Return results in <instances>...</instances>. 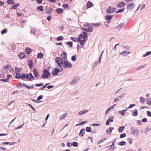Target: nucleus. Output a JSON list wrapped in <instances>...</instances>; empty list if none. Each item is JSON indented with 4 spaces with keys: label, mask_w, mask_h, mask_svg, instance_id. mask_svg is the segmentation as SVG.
<instances>
[{
    "label": "nucleus",
    "mask_w": 151,
    "mask_h": 151,
    "mask_svg": "<svg viewBox=\"0 0 151 151\" xmlns=\"http://www.w3.org/2000/svg\"><path fill=\"white\" fill-rule=\"evenodd\" d=\"M50 74V73L47 69H45L43 71V74L41 75V77L42 78L47 79Z\"/></svg>",
    "instance_id": "nucleus-1"
},
{
    "label": "nucleus",
    "mask_w": 151,
    "mask_h": 151,
    "mask_svg": "<svg viewBox=\"0 0 151 151\" xmlns=\"http://www.w3.org/2000/svg\"><path fill=\"white\" fill-rule=\"evenodd\" d=\"M55 62L57 63L56 65V67L59 68H62L61 65H62V63H63L62 60L61 59V58L59 57H57L55 59Z\"/></svg>",
    "instance_id": "nucleus-2"
},
{
    "label": "nucleus",
    "mask_w": 151,
    "mask_h": 151,
    "mask_svg": "<svg viewBox=\"0 0 151 151\" xmlns=\"http://www.w3.org/2000/svg\"><path fill=\"white\" fill-rule=\"evenodd\" d=\"M62 66L64 68H70L72 67V65L70 62H68L67 60L65 61L62 63Z\"/></svg>",
    "instance_id": "nucleus-3"
},
{
    "label": "nucleus",
    "mask_w": 151,
    "mask_h": 151,
    "mask_svg": "<svg viewBox=\"0 0 151 151\" xmlns=\"http://www.w3.org/2000/svg\"><path fill=\"white\" fill-rule=\"evenodd\" d=\"M57 68L55 69V70L52 72V74L54 75H57L58 73L62 71L63 70L62 68L56 67Z\"/></svg>",
    "instance_id": "nucleus-4"
},
{
    "label": "nucleus",
    "mask_w": 151,
    "mask_h": 151,
    "mask_svg": "<svg viewBox=\"0 0 151 151\" xmlns=\"http://www.w3.org/2000/svg\"><path fill=\"white\" fill-rule=\"evenodd\" d=\"M87 33L83 32L82 33L80 34L78 38L80 39V40L82 39H86V40H87Z\"/></svg>",
    "instance_id": "nucleus-5"
},
{
    "label": "nucleus",
    "mask_w": 151,
    "mask_h": 151,
    "mask_svg": "<svg viewBox=\"0 0 151 151\" xmlns=\"http://www.w3.org/2000/svg\"><path fill=\"white\" fill-rule=\"evenodd\" d=\"M115 11V8L113 6H110L109 8L106 11L107 14H110L111 13H114Z\"/></svg>",
    "instance_id": "nucleus-6"
},
{
    "label": "nucleus",
    "mask_w": 151,
    "mask_h": 151,
    "mask_svg": "<svg viewBox=\"0 0 151 151\" xmlns=\"http://www.w3.org/2000/svg\"><path fill=\"white\" fill-rule=\"evenodd\" d=\"M131 131L132 134L135 136H137L139 134V131L138 129L134 128H132Z\"/></svg>",
    "instance_id": "nucleus-7"
},
{
    "label": "nucleus",
    "mask_w": 151,
    "mask_h": 151,
    "mask_svg": "<svg viewBox=\"0 0 151 151\" xmlns=\"http://www.w3.org/2000/svg\"><path fill=\"white\" fill-rule=\"evenodd\" d=\"M61 56L62 57L61 59L63 62L65 61V60L66 61L67 60V55L66 52H62Z\"/></svg>",
    "instance_id": "nucleus-8"
},
{
    "label": "nucleus",
    "mask_w": 151,
    "mask_h": 151,
    "mask_svg": "<svg viewBox=\"0 0 151 151\" xmlns=\"http://www.w3.org/2000/svg\"><path fill=\"white\" fill-rule=\"evenodd\" d=\"M79 79L78 77H75L73 78L72 81L70 83V84L71 85H74L76 84Z\"/></svg>",
    "instance_id": "nucleus-9"
},
{
    "label": "nucleus",
    "mask_w": 151,
    "mask_h": 151,
    "mask_svg": "<svg viewBox=\"0 0 151 151\" xmlns=\"http://www.w3.org/2000/svg\"><path fill=\"white\" fill-rule=\"evenodd\" d=\"M86 39H84L83 40H79L78 42H80V45L82 48H84V44L86 43Z\"/></svg>",
    "instance_id": "nucleus-10"
},
{
    "label": "nucleus",
    "mask_w": 151,
    "mask_h": 151,
    "mask_svg": "<svg viewBox=\"0 0 151 151\" xmlns=\"http://www.w3.org/2000/svg\"><path fill=\"white\" fill-rule=\"evenodd\" d=\"M114 127H111L109 129H107L106 130V133L109 135H111V132L114 129Z\"/></svg>",
    "instance_id": "nucleus-11"
},
{
    "label": "nucleus",
    "mask_w": 151,
    "mask_h": 151,
    "mask_svg": "<svg viewBox=\"0 0 151 151\" xmlns=\"http://www.w3.org/2000/svg\"><path fill=\"white\" fill-rule=\"evenodd\" d=\"M135 6V4L133 3H130L127 6V9L130 11Z\"/></svg>",
    "instance_id": "nucleus-12"
},
{
    "label": "nucleus",
    "mask_w": 151,
    "mask_h": 151,
    "mask_svg": "<svg viewBox=\"0 0 151 151\" xmlns=\"http://www.w3.org/2000/svg\"><path fill=\"white\" fill-rule=\"evenodd\" d=\"M130 53V52L128 51L127 52L126 51H123L120 52L119 53V54L120 55L125 56L126 55H128Z\"/></svg>",
    "instance_id": "nucleus-13"
},
{
    "label": "nucleus",
    "mask_w": 151,
    "mask_h": 151,
    "mask_svg": "<svg viewBox=\"0 0 151 151\" xmlns=\"http://www.w3.org/2000/svg\"><path fill=\"white\" fill-rule=\"evenodd\" d=\"M116 105V104H115L108 108L107 110L105 111V115H106L108 113L109 111L111 110V109H113L114 108L115 106Z\"/></svg>",
    "instance_id": "nucleus-14"
},
{
    "label": "nucleus",
    "mask_w": 151,
    "mask_h": 151,
    "mask_svg": "<svg viewBox=\"0 0 151 151\" xmlns=\"http://www.w3.org/2000/svg\"><path fill=\"white\" fill-rule=\"evenodd\" d=\"M82 29L88 32H90L92 31L93 28L90 29L89 28L83 27Z\"/></svg>",
    "instance_id": "nucleus-15"
},
{
    "label": "nucleus",
    "mask_w": 151,
    "mask_h": 151,
    "mask_svg": "<svg viewBox=\"0 0 151 151\" xmlns=\"http://www.w3.org/2000/svg\"><path fill=\"white\" fill-rule=\"evenodd\" d=\"M33 62L32 60H29L28 61V65L30 68H32L33 67Z\"/></svg>",
    "instance_id": "nucleus-16"
},
{
    "label": "nucleus",
    "mask_w": 151,
    "mask_h": 151,
    "mask_svg": "<svg viewBox=\"0 0 151 151\" xmlns=\"http://www.w3.org/2000/svg\"><path fill=\"white\" fill-rule=\"evenodd\" d=\"M33 74L35 77H37L38 76V71L35 69L33 70Z\"/></svg>",
    "instance_id": "nucleus-17"
},
{
    "label": "nucleus",
    "mask_w": 151,
    "mask_h": 151,
    "mask_svg": "<svg viewBox=\"0 0 151 151\" xmlns=\"http://www.w3.org/2000/svg\"><path fill=\"white\" fill-rule=\"evenodd\" d=\"M125 5V4L124 2H121L118 4L117 5V7L118 8H122L124 7Z\"/></svg>",
    "instance_id": "nucleus-18"
},
{
    "label": "nucleus",
    "mask_w": 151,
    "mask_h": 151,
    "mask_svg": "<svg viewBox=\"0 0 151 151\" xmlns=\"http://www.w3.org/2000/svg\"><path fill=\"white\" fill-rule=\"evenodd\" d=\"M125 127L124 126L119 127L118 129V131L119 133H121L125 129Z\"/></svg>",
    "instance_id": "nucleus-19"
},
{
    "label": "nucleus",
    "mask_w": 151,
    "mask_h": 151,
    "mask_svg": "<svg viewBox=\"0 0 151 151\" xmlns=\"http://www.w3.org/2000/svg\"><path fill=\"white\" fill-rule=\"evenodd\" d=\"M138 114L137 110V109H135L133 111L132 115L134 116H137Z\"/></svg>",
    "instance_id": "nucleus-20"
},
{
    "label": "nucleus",
    "mask_w": 151,
    "mask_h": 151,
    "mask_svg": "<svg viewBox=\"0 0 151 151\" xmlns=\"http://www.w3.org/2000/svg\"><path fill=\"white\" fill-rule=\"evenodd\" d=\"M31 49L28 48H27L25 50V52L26 54H29L31 52Z\"/></svg>",
    "instance_id": "nucleus-21"
},
{
    "label": "nucleus",
    "mask_w": 151,
    "mask_h": 151,
    "mask_svg": "<svg viewBox=\"0 0 151 151\" xmlns=\"http://www.w3.org/2000/svg\"><path fill=\"white\" fill-rule=\"evenodd\" d=\"M124 23H121L120 24L117 26L116 28L118 29V30H119L122 28L123 26H124Z\"/></svg>",
    "instance_id": "nucleus-22"
},
{
    "label": "nucleus",
    "mask_w": 151,
    "mask_h": 151,
    "mask_svg": "<svg viewBox=\"0 0 151 151\" xmlns=\"http://www.w3.org/2000/svg\"><path fill=\"white\" fill-rule=\"evenodd\" d=\"M37 10L38 11H42L44 10L43 7L41 6H40L37 7Z\"/></svg>",
    "instance_id": "nucleus-23"
},
{
    "label": "nucleus",
    "mask_w": 151,
    "mask_h": 151,
    "mask_svg": "<svg viewBox=\"0 0 151 151\" xmlns=\"http://www.w3.org/2000/svg\"><path fill=\"white\" fill-rule=\"evenodd\" d=\"M19 56L20 58H25V55L24 53L22 52L19 54Z\"/></svg>",
    "instance_id": "nucleus-24"
},
{
    "label": "nucleus",
    "mask_w": 151,
    "mask_h": 151,
    "mask_svg": "<svg viewBox=\"0 0 151 151\" xmlns=\"http://www.w3.org/2000/svg\"><path fill=\"white\" fill-rule=\"evenodd\" d=\"M93 5L92 3L90 1H88L87 4V7L89 8L91 7Z\"/></svg>",
    "instance_id": "nucleus-25"
},
{
    "label": "nucleus",
    "mask_w": 151,
    "mask_h": 151,
    "mask_svg": "<svg viewBox=\"0 0 151 151\" xmlns=\"http://www.w3.org/2000/svg\"><path fill=\"white\" fill-rule=\"evenodd\" d=\"M113 17L112 15H107L105 16V18L107 20H110Z\"/></svg>",
    "instance_id": "nucleus-26"
},
{
    "label": "nucleus",
    "mask_w": 151,
    "mask_h": 151,
    "mask_svg": "<svg viewBox=\"0 0 151 151\" xmlns=\"http://www.w3.org/2000/svg\"><path fill=\"white\" fill-rule=\"evenodd\" d=\"M85 134V129H83L81 130L80 131L79 134L82 136H83Z\"/></svg>",
    "instance_id": "nucleus-27"
},
{
    "label": "nucleus",
    "mask_w": 151,
    "mask_h": 151,
    "mask_svg": "<svg viewBox=\"0 0 151 151\" xmlns=\"http://www.w3.org/2000/svg\"><path fill=\"white\" fill-rule=\"evenodd\" d=\"M19 3H17L16 4H14L13 6H12L11 8L12 9H16L17 7L19 6Z\"/></svg>",
    "instance_id": "nucleus-28"
},
{
    "label": "nucleus",
    "mask_w": 151,
    "mask_h": 151,
    "mask_svg": "<svg viewBox=\"0 0 151 151\" xmlns=\"http://www.w3.org/2000/svg\"><path fill=\"white\" fill-rule=\"evenodd\" d=\"M71 39L73 41H74L75 42H77L79 41L80 39H79L78 38H77L73 37H71Z\"/></svg>",
    "instance_id": "nucleus-29"
},
{
    "label": "nucleus",
    "mask_w": 151,
    "mask_h": 151,
    "mask_svg": "<svg viewBox=\"0 0 151 151\" xmlns=\"http://www.w3.org/2000/svg\"><path fill=\"white\" fill-rule=\"evenodd\" d=\"M67 114L66 113H64L63 115L60 116L59 117L60 119L61 120L64 118L67 115Z\"/></svg>",
    "instance_id": "nucleus-30"
},
{
    "label": "nucleus",
    "mask_w": 151,
    "mask_h": 151,
    "mask_svg": "<svg viewBox=\"0 0 151 151\" xmlns=\"http://www.w3.org/2000/svg\"><path fill=\"white\" fill-rule=\"evenodd\" d=\"M151 54V51H148L143 55V57H145Z\"/></svg>",
    "instance_id": "nucleus-31"
},
{
    "label": "nucleus",
    "mask_w": 151,
    "mask_h": 151,
    "mask_svg": "<svg viewBox=\"0 0 151 151\" xmlns=\"http://www.w3.org/2000/svg\"><path fill=\"white\" fill-rule=\"evenodd\" d=\"M57 13H61L63 12V9L61 8H58L56 10Z\"/></svg>",
    "instance_id": "nucleus-32"
},
{
    "label": "nucleus",
    "mask_w": 151,
    "mask_h": 151,
    "mask_svg": "<svg viewBox=\"0 0 151 151\" xmlns=\"http://www.w3.org/2000/svg\"><path fill=\"white\" fill-rule=\"evenodd\" d=\"M15 78L16 79H20L21 78V75L19 73H16Z\"/></svg>",
    "instance_id": "nucleus-33"
},
{
    "label": "nucleus",
    "mask_w": 151,
    "mask_h": 151,
    "mask_svg": "<svg viewBox=\"0 0 151 151\" xmlns=\"http://www.w3.org/2000/svg\"><path fill=\"white\" fill-rule=\"evenodd\" d=\"M43 55L41 53H39L37 56V58H43Z\"/></svg>",
    "instance_id": "nucleus-34"
},
{
    "label": "nucleus",
    "mask_w": 151,
    "mask_h": 151,
    "mask_svg": "<svg viewBox=\"0 0 151 151\" xmlns=\"http://www.w3.org/2000/svg\"><path fill=\"white\" fill-rule=\"evenodd\" d=\"M15 70L17 72H21L22 70L21 68L16 67Z\"/></svg>",
    "instance_id": "nucleus-35"
},
{
    "label": "nucleus",
    "mask_w": 151,
    "mask_h": 151,
    "mask_svg": "<svg viewBox=\"0 0 151 151\" xmlns=\"http://www.w3.org/2000/svg\"><path fill=\"white\" fill-rule=\"evenodd\" d=\"M126 110L127 109L125 110H123L122 111H119V113L122 116H124V113L126 111Z\"/></svg>",
    "instance_id": "nucleus-36"
},
{
    "label": "nucleus",
    "mask_w": 151,
    "mask_h": 151,
    "mask_svg": "<svg viewBox=\"0 0 151 151\" xmlns=\"http://www.w3.org/2000/svg\"><path fill=\"white\" fill-rule=\"evenodd\" d=\"M72 42H67L66 44L68 47H70L72 46Z\"/></svg>",
    "instance_id": "nucleus-37"
},
{
    "label": "nucleus",
    "mask_w": 151,
    "mask_h": 151,
    "mask_svg": "<svg viewBox=\"0 0 151 151\" xmlns=\"http://www.w3.org/2000/svg\"><path fill=\"white\" fill-rule=\"evenodd\" d=\"M23 85L26 88L28 89H31L33 88L34 87V85H32L31 86H29L24 83L23 84Z\"/></svg>",
    "instance_id": "nucleus-38"
},
{
    "label": "nucleus",
    "mask_w": 151,
    "mask_h": 151,
    "mask_svg": "<svg viewBox=\"0 0 151 151\" xmlns=\"http://www.w3.org/2000/svg\"><path fill=\"white\" fill-rule=\"evenodd\" d=\"M91 128L89 127H87L86 129V130L87 132H91Z\"/></svg>",
    "instance_id": "nucleus-39"
},
{
    "label": "nucleus",
    "mask_w": 151,
    "mask_h": 151,
    "mask_svg": "<svg viewBox=\"0 0 151 151\" xmlns=\"http://www.w3.org/2000/svg\"><path fill=\"white\" fill-rule=\"evenodd\" d=\"M88 111V110H87L86 111H81L79 112L78 113V114H79V115H83V114H84L86 113Z\"/></svg>",
    "instance_id": "nucleus-40"
},
{
    "label": "nucleus",
    "mask_w": 151,
    "mask_h": 151,
    "mask_svg": "<svg viewBox=\"0 0 151 151\" xmlns=\"http://www.w3.org/2000/svg\"><path fill=\"white\" fill-rule=\"evenodd\" d=\"M107 138H105L104 139H102L101 140L98 141L97 142V143L98 144H100L103 142H104V141H105Z\"/></svg>",
    "instance_id": "nucleus-41"
},
{
    "label": "nucleus",
    "mask_w": 151,
    "mask_h": 151,
    "mask_svg": "<svg viewBox=\"0 0 151 151\" xmlns=\"http://www.w3.org/2000/svg\"><path fill=\"white\" fill-rule=\"evenodd\" d=\"M7 2L8 4H12L14 3V1L13 0H8Z\"/></svg>",
    "instance_id": "nucleus-42"
},
{
    "label": "nucleus",
    "mask_w": 151,
    "mask_h": 151,
    "mask_svg": "<svg viewBox=\"0 0 151 151\" xmlns=\"http://www.w3.org/2000/svg\"><path fill=\"white\" fill-rule=\"evenodd\" d=\"M147 104L149 105L151 104V98H149L147 99Z\"/></svg>",
    "instance_id": "nucleus-43"
},
{
    "label": "nucleus",
    "mask_w": 151,
    "mask_h": 151,
    "mask_svg": "<svg viewBox=\"0 0 151 151\" xmlns=\"http://www.w3.org/2000/svg\"><path fill=\"white\" fill-rule=\"evenodd\" d=\"M93 25L95 26L96 27H98L100 26L101 24L100 23H93Z\"/></svg>",
    "instance_id": "nucleus-44"
},
{
    "label": "nucleus",
    "mask_w": 151,
    "mask_h": 151,
    "mask_svg": "<svg viewBox=\"0 0 151 151\" xmlns=\"http://www.w3.org/2000/svg\"><path fill=\"white\" fill-rule=\"evenodd\" d=\"M63 37L62 36H60L58 37L57 40V41H60L63 40Z\"/></svg>",
    "instance_id": "nucleus-45"
},
{
    "label": "nucleus",
    "mask_w": 151,
    "mask_h": 151,
    "mask_svg": "<svg viewBox=\"0 0 151 151\" xmlns=\"http://www.w3.org/2000/svg\"><path fill=\"white\" fill-rule=\"evenodd\" d=\"M126 136V134L125 133H124L123 134H122L120 135V138H123L124 137H125Z\"/></svg>",
    "instance_id": "nucleus-46"
},
{
    "label": "nucleus",
    "mask_w": 151,
    "mask_h": 151,
    "mask_svg": "<svg viewBox=\"0 0 151 151\" xmlns=\"http://www.w3.org/2000/svg\"><path fill=\"white\" fill-rule=\"evenodd\" d=\"M124 10V8H123L122 9H119L117 12L116 13H120L123 12Z\"/></svg>",
    "instance_id": "nucleus-47"
},
{
    "label": "nucleus",
    "mask_w": 151,
    "mask_h": 151,
    "mask_svg": "<svg viewBox=\"0 0 151 151\" xmlns=\"http://www.w3.org/2000/svg\"><path fill=\"white\" fill-rule=\"evenodd\" d=\"M78 143L76 142H73L72 144L73 146L74 147H77L78 146Z\"/></svg>",
    "instance_id": "nucleus-48"
},
{
    "label": "nucleus",
    "mask_w": 151,
    "mask_h": 151,
    "mask_svg": "<svg viewBox=\"0 0 151 151\" xmlns=\"http://www.w3.org/2000/svg\"><path fill=\"white\" fill-rule=\"evenodd\" d=\"M125 144V142L124 141H122L119 143V145L121 146H123Z\"/></svg>",
    "instance_id": "nucleus-49"
},
{
    "label": "nucleus",
    "mask_w": 151,
    "mask_h": 151,
    "mask_svg": "<svg viewBox=\"0 0 151 151\" xmlns=\"http://www.w3.org/2000/svg\"><path fill=\"white\" fill-rule=\"evenodd\" d=\"M119 100H120L118 97H117L115 98L114 100V102L115 103L118 102Z\"/></svg>",
    "instance_id": "nucleus-50"
},
{
    "label": "nucleus",
    "mask_w": 151,
    "mask_h": 151,
    "mask_svg": "<svg viewBox=\"0 0 151 151\" xmlns=\"http://www.w3.org/2000/svg\"><path fill=\"white\" fill-rule=\"evenodd\" d=\"M21 78L22 79H24L26 78V75L25 73H23L22 74L21 76Z\"/></svg>",
    "instance_id": "nucleus-51"
},
{
    "label": "nucleus",
    "mask_w": 151,
    "mask_h": 151,
    "mask_svg": "<svg viewBox=\"0 0 151 151\" xmlns=\"http://www.w3.org/2000/svg\"><path fill=\"white\" fill-rule=\"evenodd\" d=\"M43 84L42 83H41L40 84H35V86L37 87V86H43Z\"/></svg>",
    "instance_id": "nucleus-52"
},
{
    "label": "nucleus",
    "mask_w": 151,
    "mask_h": 151,
    "mask_svg": "<svg viewBox=\"0 0 151 151\" xmlns=\"http://www.w3.org/2000/svg\"><path fill=\"white\" fill-rule=\"evenodd\" d=\"M87 122H88L87 121H85L81 123H80L78 124H77L76 125V126L80 125H81L84 124H85Z\"/></svg>",
    "instance_id": "nucleus-53"
},
{
    "label": "nucleus",
    "mask_w": 151,
    "mask_h": 151,
    "mask_svg": "<svg viewBox=\"0 0 151 151\" xmlns=\"http://www.w3.org/2000/svg\"><path fill=\"white\" fill-rule=\"evenodd\" d=\"M1 81H2L6 82H8L9 81V79H1Z\"/></svg>",
    "instance_id": "nucleus-54"
},
{
    "label": "nucleus",
    "mask_w": 151,
    "mask_h": 151,
    "mask_svg": "<svg viewBox=\"0 0 151 151\" xmlns=\"http://www.w3.org/2000/svg\"><path fill=\"white\" fill-rule=\"evenodd\" d=\"M49 84V83H47L43 87L40 88L41 90H43L45 88L46 86Z\"/></svg>",
    "instance_id": "nucleus-55"
},
{
    "label": "nucleus",
    "mask_w": 151,
    "mask_h": 151,
    "mask_svg": "<svg viewBox=\"0 0 151 151\" xmlns=\"http://www.w3.org/2000/svg\"><path fill=\"white\" fill-rule=\"evenodd\" d=\"M140 101L142 103H144V102H145L144 99L143 97H141L140 98Z\"/></svg>",
    "instance_id": "nucleus-56"
},
{
    "label": "nucleus",
    "mask_w": 151,
    "mask_h": 151,
    "mask_svg": "<svg viewBox=\"0 0 151 151\" xmlns=\"http://www.w3.org/2000/svg\"><path fill=\"white\" fill-rule=\"evenodd\" d=\"M144 66L143 65H141L137 68V70H139L143 68Z\"/></svg>",
    "instance_id": "nucleus-57"
},
{
    "label": "nucleus",
    "mask_w": 151,
    "mask_h": 151,
    "mask_svg": "<svg viewBox=\"0 0 151 151\" xmlns=\"http://www.w3.org/2000/svg\"><path fill=\"white\" fill-rule=\"evenodd\" d=\"M63 6L64 8H67L68 7V4H63Z\"/></svg>",
    "instance_id": "nucleus-58"
},
{
    "label": "nucleus",
    "mask_w": 151,
    "mask_h": 151,
    "mask_svg": "<svg viewBox=\"0 0 151 151\" xmlns=\"http://www.w3.org/2000/svg\"><path fill=\"white\" fill-rule=\"evenodd\" d=\"M30 32L32 34H35L36 32V30L35 29H32L31 30Z\"/></svg>",
    "instance_id": "nucleus-59"
},
{
    "label": "nucleus",
    "mask_w": 151,
    "mask_h": 151,
    "mask_svg": "<svg viewBox=\"0 0 151 151\" xmlns=\"http://www.w3.org/2000/svg\"><path fill=\"white\" fill-rule=\"evenodd\" d=\"M43 98V96L42 95H40L37 98V100H41Z\"/></svg>",
    "instance_id": "nucleus-60"
},
{
    "label": "nucleus",
    "mask_w": 151,
    "mask_h": 151,
    "mask_svg": "<svg viewBox=\"0 0 151 151\" xmlns=\"http://www.w3.org/2000/svg\"><path fill=\"white\" fill-rule=\"evenodd\" d=\"M7 32V30L6 29H4L2 30L1 32V33L2 34H4V33H6Z\"/></svg>",
    "instance_id": "nucleus-61"
},
{
    "label": "nucleus",
    "mask_w": 151,
    "mask_h": 151,
    "mask_svg": "<svg viewBox=\"0 0 151 151\" xmlns=\"http://www.w3.org/2000/svg\"><path fill=\"white\" fill-rule=\"evenodd\" d=\"M110 122V119H108L106 122V125H108Z\"/></svg>",
    "instance_id": "nucleus-62"
},
{
    "label": "nucleus",
    "mask_w": 151,
    "mask_h": 151,
    "mask_svg": "<svg viewBox=\"0 0 151 151\" xmlns=\"http://www.w3.org/2000/svg\"><path fill=\"white\" fill-rule=\"evenodd\" d=\"M72 60L73 61H75L76 60V58L75 56H73L71 57Z\"/></svg>",
    "instance_id": "nucleus-63"
},
{
    "label": "nucleus",
    "mask_w": 151,
    "mask_h": 151,
    "mask_svg": "<svg viewBox=\"0 0 151 151\" xmlns=\"http://www.w3.org/2000/svg\"><path fill=\"white\" fill-rule=\"evenodd\" d=\"M147 114L148 116L151 117V113L150 111H147Z\"/></svg>",
    "instance_id": "nucleus-64"
}]
</instances>
